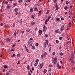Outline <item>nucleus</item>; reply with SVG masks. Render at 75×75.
<instances>
[{"mask_svg": "<svg viewBox=\"0 0 75 75\" xmlns=\"http://www.w3.org/2000/svg\"><path fill=\"white\" fill-rule=\"evenodd\" d=\"M69 8V7L68 6H66L64 7V9L65 10H68V8Z\"/></svg>", "mask_w": 75, "mask_h": 75, "instance_id": "17", "label": "nucleus"}, {"mask_svg": "<svg viewBox=\"0 0 75 75\" xmlns=\"http://www.w3.org/2000/svg\"><path fill=\"white\" fill-rule=\"evenodd\" d=\"M44 57H45H45H46V56H47V52H45L44 54Z\"/></svg>", "mask_w": 75, "mask_h": 75, "instance_id": "22", "label": "nucleus"}, {"mask_svg": "<svg viewBox=\"0 0 75 75\" xmlns=\"http://www.w3.org/2000/svg\"><path fill=\"white\" fill-rule=\"evenodd\" d=\"M74 59L72 58H70L69 59V61H71V63H73V64H75V61H74V60L73 59Z\"/></svg>", "mask_w": 75, "mask_h": 75, "instance_id": "2", "label": "nucleus"}, {"mask_svg": "<svg viewBox=\"0 0 75 75\" xmlns=\"http://www.w3.org/2000/svg\"><path fill=\"white\" fill-rule=\"evenodd\" d=\"M10 39H8V38H7L6 40L7 42H10Z\"/></svg>", "mask_w": 75, "mask_h": 75, "instance_id": "12", "label": "nucleus"}, {"mask_svg": "<svg viewBox=\"0 0 75 75\" xmlns=\"http://www.w3.org/2000/svg\"><path fill=\"white\" fill-rule=\"evenodd\" d=\"M6 75H10V73L9 72H8L6 73Z\"/></svg>", "mask_w": 75, "mask_h": 75, "instance_id": "34", "label": "nucleus"}, {"mask_svg": "<svg viewBox=\"0 0 75 75\" xmlns=\"http://www.w3.org/2000/svg\"><path fill=\"white\" fill-rule=\"evenodd\" d=\"M14 51V49H12L11 50V52H12V51Z\"/></svg>", "mask_w": 75, "mask_h": 75, "instance_id": "38", "label": "nucleus"}, {"mask_svg": "<svg viewBox=\"0 0 75 75\" xmlns=\"http://www.w3.org/2000/svg\"><path fill=\"white\" fill-rule=\"evenodd\" d=\"M46 45H48V41L47 40H46V42H45L44 43V45L45 47H46Z\"/></svg>", "mask_w": 75, "mask_h": 75, "instance_id": "1", "label": "nucleus"}, {"mask_svg": "<svg viewBox=\"0 0 75 75\" xmlns=\"http://www.w3.org/2000/svg\"><path fill=\"white\" fill-rule=\"evenodd\" d=\"M71 58L73 59H74V53H73V51H72L71 52Z\"/></svg>", "mask_w": 75, "mask_h": 75, "instance_id": "3", "label": "nucleus"}, {"mask_svg": "<svg viewBox=\"0 0 75 75\" xmlns=\"http://www.w3.org/2000/svg\"><path fill=\"white\" fill-rule=\"evenodd\" d=\"M30 31V29H28L26 30V32L27 33H28Z\"/></svg>", "mask_w": 75, "mask_h": 75, "instance_id": "18", "label": "nucleus"}, {"mask_svg": "<svg viewBox=\"0 0 75 75\" xmlns=\"http://www.w3.org/2000/svg\"><path fill=\"white\" fill-rule=\"evenodd\" d=\"M38 61H39V60L38 59H37L35 60V62H37Z\"/></svg>", "mask_w": 75, "mask_h": 75, "instance_id": "48", "label": "nucleus"}, {"mask_svg": "<svg viewBox=\"0 0 75 75\" xmlns=\"http://www.w3.org/2000/svg\"><path fill=\"white\" fill-rule=\"evenodd\" d=\"M62 49V47H61L60 46L59 47V49L60 50H61V49Z\"/></svg>", "mask_w": 75, "mask_h": 75, "instance_id": "59", "label": "nucleus"}, {"mask_svg": "<svg viewBox=\"0 0 75 75\" xmlns=\"http://www.w3.org/2000/svg\"><path fill=\"white\" fill-rule=\"evenodd\" d=\"M22 21H23V20L22 19H21L20 21V23L21 24V23H22Z\"/></svg>", "mask_w": 75, "mask_h": 75, "instance_id": "45", "label": "nucleus"}, {"mask_svg": "<svg viewBox=\"0 0 75 75\" xmlns=\"http://www.w3.org/2000/svg\"><path fill=\"white\" fill-rule=\"evenodd\" d=\"M61 27V31H63V30H64V26L63 25Z\"/></svg>", "mask_w": 75, "mask_h": 75, "instance_id": "8", "label": "nucleus"}, {"mask_svg": "<svg viewBox=\"0 0 75 75\" xmlns=\"http://www.w3.org/2000/svg\"><path fill=\"white\" fill-rule=\"evenodd\" d=\"M49 67H50L51 68H52V65H49Z\"/></svg>", "mask_w": 75, "mask_h": 75, "instance_id": "62", "label": "nucleus"}, {"mask_svg": "<svg viewBox=\"0 0 75 75\" xmlns=\"http://www.w3.org/2000/svg\"><path fill=\"white\" fill-rule=\"evenodd\" d=\"M54 3L55 4L56 2L57 1V0H54Z\"/></svg>", "mask_w": 75, "mask_h": 75, "instance_id": "41", "label": "nucleus"}, {"mask_svg": "<svg viewBox=\"0 0 75 75\" xmlns=\"http://www.w3.org/2000/svg\"><path fill=\"white\" fill-rule=\"evenodd\" d=\"M10 6H8V5H7L6 6V8H7L8 9H9L10 8Z\"/></svg>", "mask_w": 75, "mask_h": 75, "instance_id": "20", "label": "nucleus"}, {"mask_svg": "<svg viewBox=\"0 0 75 75\" xmlns=\"http://www.w3.org/2000/svg\"><path fill=\"white\" fill-rule=\"evenodd\" d=\"M71 69L72 72H74L75 70V67L73 66H71Z\"/></svg>", "mask_w": 75, "mask_h": 75, "instance_id": "4", "label": "nucleus"}, {"mask_svg": "<svg viewBox=\"0 0 75 75\" xmlns=\"http://www.w3.org/2000/svg\"><path fill=\"white\" fill-rule=\"evenodd\" d=\"M57 67H59V63H57Z\"/></svg>", "mask_w": 75, "mask_h": 75, "instance_id": "51", "label": "nucleus"}, {"mask_svg": "<svg viewBox=\"0 0 75 75\" xmlns=\"http://www.w3.org/2000/svg\"><path fill=\"white\" fill-rule=\"evenodd\" d=\"M47 72V69H44L43 71V73H44V74H45V73H46V72Z\"/></svg>", "mask_w": 75, "mask_h": 75, "instance_id": "15", "label": "nucleus"}, {"mask_svg": "<svg viewBox=\"0 0 75 75\" xmlns=\"http://www.w3.org/2000/svg\"><path fill=\"white\" fill-rule=\"evenodd\" d=\"M55 32L56 33H59V30H56L55 31Z\"/></svg>", "mask_w": 75, "mask_h": 75, "instance_id": "9", "label": "nucleus"}, {"mask_svg": "<svg viewBox=\"0 0 75 75\" xmlns=\"http://www.w3.org/2000/svg\"><path fill=\"white\" fill-rule=\"evenodd\" d=\"M45 37H48V35H45Z\"/></svg>", "mask_w": 75, "mask_h": 75, "instance_id": "63", "label": "nucleus"}, {"mask_svg": "<svg viewBox=\"0 0 75 75\" xmlns=\"http://www.w3.org/2000/svg\"><path fill=\"white\" fill-rule=\"evenodd\" d=\"M17 2L13 3V7H15V6H16L17 5Z\"/></svg>", "mask_w": 75, "mask_h": 75, "instance_id": "13", "label": "nucleus"}, {"mask_svg": "<svg viewBox=\"0 0 75 75\" xmlns=\"http://www.w3.org/2000/svg\"><path fill=\"white\" fill-rule=\"evenodd\" d=\"M69 26L70 27H71V26H72V24L71 22L69 23Z\"/></svg>", "mask_w": 75, "mask_h": 75, "instance_id": "28", "label": "nucleus"}, {"mask_svg": "<svg viewBox=\"0 0 75 75\" xmlns=\"http://www.w3.org/2000/svg\"><path fill=\"white\" fill-rule=\"evenodd\" d=\"M68 3H69V2H68V1H67L66 2V4L67 5H68Z\"/></svg>", "mask_w": 75, "mask_h": 75, "instance_id": "43", "label": "nucleus"}, {"mask_svg": "<svg viewBox=\"0 0 75 75\" xmlns=\"http://www.w3.org/2000/svg\"><path fill=\"white\" fill-rule=\"evenodd\" d=\"M27 1L28 2H30L31 1V0H27Z\"/></svg>", "mask_w": 75, "mask_h": 75, "instance_id": "49", "label": "nucleus"}, {"mask_svg": "<svg viewBox=\"0 0 75 75\" xmlns=\"http://www.w3.org/2000/svg\"><path fill=\"white\" fill-rule=\"evenodd\" d=\"M59 39L60 40H61L62 39V37H60L59 38Z\"/></svg>", "mask_w": 75, "mask_h": 75, "instance_id": "56", "label": "nucleus"}, {"mask_svg": "<svg viewBox=\"0 0 75 75\" xmlns=\"http://www.w3.org/2000/svg\"><path fill=\"white\" fill-rule=\"evenodd\" d=\"M43 65H44V63L43 62H42L41 64H40V66L43 67Z\"/></svg>", "mask_w": 75, "mask_h": 75, "instance_id": "21", "label": "nucleus"}, {"mask_svg": "<svg viewBox=\"0 0 75 75\" xmlns=\"http://www.w3.org/2000/svg\"><path fill=\"white\" fill-rule=\"evenodd\" d=\"M32 18H33V19H34V15H32L31 16Z\"/></svg>", "mask_w": 75, "mask_h": 75, "instance_id": "47", "label": "nucleus"}, {"mask_svg": "<svg viewBox=\"0 0 75 75\" xmlns=\"http://www.w3.org/2000/svg\"><path fill=\"white\" fill-rule=\"evenodd\" d=\"M32 48L33 50H35V46L33 45L32 47Z\"/></svg>", "mask_w": 75, "mask_h": 75, "instance_id": "16", "label": "nucleus"}, {"mask_svg": "<svg viewBox=\"0 0 75 75\" xmlns=\"http://www.w3.org/2000/svg\"><path fill=\"white\" fill-rule=\"evenodd\" d=\"M14 11L15 12H17V11H18V8H15L14 10Z\"/></svg>", "mask_w": 75, "mask_h": 75, "instance_id": "14", "label": "nucleus"}, {"mask_svg": "<svg viewBox=\"0 0 75 75\" xmlns=\"http://www.w3.org/2000/svg\"><path fill=\"white\" fill-rule=\"evenodd\" d=\"M37 65H38V62H36V63H35V64H34L35 67H36V66H37Z\"/></svg>", "mask_w": 75, "mask_h": 75, "instance_id": "23", "label": "nucleus"}, {"mask_svg": "<svg viewBox=\"0 0 75 75\" xmlns=\"http://www.w3.org/2000/svg\"><path fill=\"white\" fill-rule=\"evenodd\" d=\"M13 27H14L15 26V23H13Z\"/></svg>", "mask_w": 75, "mask_h": 75, "instance_id": "55", "label": "nucleus"}, {"mask_svg": "<svg viewBox=\"0 0 75 75\" xmlns=\"http://www.w3.org/2000/svg\"><path fill=\"white\" fill-rule=\"evenodd\" d=\"M33 40V38H31L30 39V40L31 41V40Z\"/></svg>", "mask_w": 75, "mask_h": 75, "instance_id": "54", "label": "nucleus"}, {"mask_svg": "<svg viewBox=\"0 0 75 75\" xmlns=\"http://www.w3.org/2000/svg\"><path fill=\"white\" fill-rule=\"evenodd\" d=\"M35 46L36 47H38V43H36Z\"/></svg>", "mask_w": 75, "mask_h": 75, "instance_id": "39", "label": "nucleus"}, {"mask_svg": "<svg viewBox=\"0 0 75 75\" xmlns=\"http://www.w3.org/2000/svg\"><path fill=\"white\" fill-rule=\"evenodd\" d=\"M57 61H54V65H56L57 64Z\"/></svg>", "mask_w": 75, "mask_h": 75, "instance_id": "40", "label": "nucleus"}, {"mask_svg": "<svg viewBox=\"0 0 75 75\" xmlns=\"http://www.w3.org/2000/svg\"><path fill=\"white\" fill-rule=\"evenodd\" d=\"M49 12L50 11H49V10H48L46 12V14H49Z\"/></svg>", "mask_w": 75, "mask_h": 75, "instance_id": "27", "label": "nucleus"}, {"mask_svg": "<svg viewBox=\"0 0 75 75\" xmlns=\"http://www.w3.org/2000/svg\"><path fill=\"white\" fill-rule=\"evenodd\" d=\"M25 62H24V64H26V62H27V60H25Z\"/></svg>", "mask_w": 75, "mask_h": 75, "instance_id": "57", "label": "nucleus"}, {"mask_svg": "<svg viewBox=\"0 0 75 75\" xmlns=\"http://www.w3.org/2000/svg\"><path fill=\"white\" fill-rule=\"evenodd\" d=\"M16 34H17V32L15 31L14 33L15 36H16Z\"/></svg>", "mask_w": 75, "mask_h": 75, "instance_id": "33", "label": "nucleus"}, {"mask_svg": "<svg viewBox=\"0 0 75 75\" xmlns=\"http://www.w3.org/2000/svg\"><path fill=\"white\" fill-rule=\"evenodd\" d=\"M51 70H52L51 68H50V69H49V71H50V72L51 71Z\"/></svg>", "mask_w": 75, "mask_h": 75, "instance_id": "58", "label": "nucleus"}, {"mask_svg": "<svg viewBox=\"0 0 75 75\" xmlns=\"http://www.w3.org/2000/svg\"><path fill=\"white\" fill-rule=\"evenodd\" d=\"M69 14L70 15H71L72 13V9H70L69 11Z\"/></svg>", "mask_w": 75, "mask_h": 75, "instance_id": "7", "label": "nucleus"}, {"mask_svg": "<svg viewBox=\"0 0 75 75\" xmlns=\"http://www.w3.org/2000/svg\"><path fill=\"white\" fill-rule=\"evenodd\" d=\"M21 33L22 34H24V30H23L21 32Z\"/></svg>", "mask_w": 75, "mask_h": 75, "instance_id": "42", "label": "nucleus"}, {"mask_svg": "<svg viewBox=\"0 0 75 75\" xmlns=\"http://www.w3.org/2000/svg\"><path fill=\"white\" fill-rule=\"evenodd\" d=\"M55 52H53L52 53V54L53 55H55Z\"/></svg>", "mask_w": 75, "mask_h": 75, "instance_id": "60", "label": "nucleus"}, {"mask_svg": "<svg viewBox=\"0 0 75 75\" xmlns=\"http://www.w3.org/2000/svg\"><path fill=\"white\" fill-rule=\"evenodd\" d=\"M55 8L56 9V10H58L59 9V7H58V6L55 7Z\"/></svg>", "mask_w": 75, "mask_h": 75, "instance_id": "29", "label": "nucleus"}, {"mask_svg": "<svg viewBox=\"0 0 75 75\" xmlns=\"http://www.w3.org/2000/svg\"><path fill=\"white\" fill-rule=\"evenodd\" d=\"M67 40H70L71 39H70V37H67Z\"/></svg>", "mask_w": 75, "mask_h": 75, "instance_id": "35", "label": "nucleus"}, {"mask_svg": "<svg viewBox=\"0 0 75 75\" xmlns=\"http://www.w3.org/2000/svg\"><path fill=\"white\" fill-rule=\"evenodd\" d=\"M56 21L59 22L60 21V20L59 19H57Z\"/></svg>", "mask_w": 75, "mask_h": 75, "instance_id": "52", "label": "nucleus"}, {"mask_svg": "<svg viewBox=\"0 0 75 75\" xmlns=\"http://www.w3.org/2000/svg\"><path fill=\"white\" fill-rule=\"evenodd\" d=\"M51 16H48V19H50L51 18Z\"/></svg>", "mask_w": 75, "mask_h": 75, "instance_id": "32", "label": "nucleus"}, {"mask_svg": "<svg viewBox=\"0 0 75 75\" xmlns=\"http://www.w3.org/2000/svg\"><path fill=\"white\" fill-rule=\"evenodd\" d=\"M31 24L32 25H35V23L33 21H32L31 22Z\"/></svg>", "mask_w": 75, "mask_h": 75, "instance_id": "19", "label": "nucleus"}, {"mask_svg": "<svg viewBox=\"0 0 75 75\" xmlns=\"http://www.w3.org/2000/svg\"><path fill=\"white\" fill-rule=\"evenodd\" d=\"M13 57H11L12 58H13V57H15V54H13Z\"/></svg>", "mask_w": 75, "mask_h": 75, "instance_id": "46", "label": "nucleus"}, {"mask_svg": "<svg viewBox=\"0 0 75 75\" xmlns=\"http://www.w3.org/2000/svg\"><path fill=\"white\" fill-rule=\"evenodd\" d=\"M39 35H41V34H42V30H39Z\"/></svg>", "mask_w": 75, "mask_h": 75, "instance_id": "6", "label": "nucleus"}, {"mask_svg": "<svg viewBox=\"0 0 75 75\" xmlns=\"http://www.w3.org/2000/svg\"><path fill=\"white\" fill-rule=\"evenodd\" d=\"M56 42L57 43H58V42H59V41H58V40H56Z\"/></svg>", "mask_w": 75, "mask_h": 75, "instance_id": "50", "label": "nucleus"}, {"mask_svg": "<svg viewBox=\"0 0 75 75\" xmlns=\"http://www.w3.org/2000/svg\"><path fill=\"white\" fill-rule=\"evenodd\" d=\"M46 27H45V24H44L43 25V28H44V29H45Z\"/></svg>", "mask_w": 75, "mask_h": 75, "instance_id": "31", "label": "nucleus"}, {"mask_svg": "<svg viewBox=\"0 0 75 75\" xmlns=\"http://www.w3.org/2000/svg\"><path fill=\"white\" fill-rule=\"evenodd\" d=\"M32 71H34V67H32Z\"/></svg>", "mask_w": 75, "mask_h": 75, "instance_id": "64", "label": "nucleus"}, {"mask_svg": "<svg viewBox=\"0 0 75 75\" xmlns=\"http://www.w3.org/2000/svg\"><path fill=\"white\" fill-rule=\"evenodd\" d=\"M50 20V19H46L45 20V24H47V22H48V21Z\"/></svg>", "mask_w": 75, "mask_h": 75, "instance_id": "5", "label": "nucleus"}, {"mask_svg": "<svg viewBox=\"0 0 75 75\" xmlns=\"http://www.w3.org/2000/svg\"><path fill=\"white\" fill-rule=\"evenodd\" d=\"M57 57H55L54 59V61H57Z\"/></svg>", "mask_w": 75, "mask_h": 75, "instance_id": "30", "label": "nucleus"}, {"mask_svg": "<svg viewBox=\"0 0 75 75\" xmlns=\"http://www.w3.org/2000/svg\"><path fill=\"white\" fill-rule=\"evenodd\" d=\"M60 55L61 56H62V55H63V53H60Z\"/></svg>", "mask_w": 75, "mask_h": 75, "instance_id": "44", "label": "nucleus"}, {"mask_svg": "<svg viewBox=\"0 0 75 75\" xmlns=\"http://www.w3.org/2000/svg\"><path fill=\"white\" fill-rule=\"evenodd\" d=\"M25 48L26 49V50H27V51L28 52V49L26 47V46H25Z\"/></svg>", "mask_w": 75, "mask_h": 75, "instance_id": "24", "label": "nucleus"}, {"mask_svg": "<svg viewBox=\"0 0 75 75\" xmlns=\"http://www.w3.org/2000/svg\"><path fill=\"white\" fill-rule=\"evenodd\" d=\"M43 57H44V55H41V57L43 58Z\"/></svg>", "mask_w": 75, "mask_h": 75, "instance_id": "61", "label": "nucleus"}, {"mask_svg": "<svg viewBox=\"0 0 75 75\" xmlns=\"http://www.w3.org/2000/svg\"><path fill=\"white\" fill-rule=\"evenodd\" d=\"M23 1V0H19L18 1V3H22V1Z\"/></svg>", "mask_w": 75, "mask_h": 75, "instance_id": "25", "label": "nucleus"}, {"mask_svg": "<svg viewBox=\"0 0 75 75\" xmlns=\"http://www.w3.org/2000/svg\"><path fill=\"white\" fill-rule=\"evenodd\" d=\"M33 7H31L30 8V12H33Z\"/></svg>", "mask_w": 75, "mask_h": 75, "instance_id": "10", "label": "nucleus"}, {"mask_svg": "<svg viewBox=\"0 0 75 75\" xmlns=\"http://www.w3.org/2000/svg\"><path fill=\"white\" fill-rule=\"evenodd\" d=\"M34 10L35 11H37V12H38V9L37 8H35L34 9Z\"/></svg>", "mask_w": 75, "mask_h": 75, "instance_id": "11", "label": "nucleus"}, {"mask_svg": "<svg viewBox=\"0 0 75 75\" xmlns=\"http://www.w3.org/2000/svg\"><path fill=\"white\" fill-rule=\"evenodd\" d=\"M4 68L6 69V68H7V66L5 65L4 66Z\"/></svg>", "mask_w": 75, "mask_h": 75, "instance_id": "36", "label": "nucleus"}, {"mask_svg": "<svg viewBox=\"0 0 75 75\" xmlns=\"http://www.w3.org/2000/svg\"><path fill=\"white\" fill-rule=\"evenodd\" d=\"M27 69H28V71L30 70V67L29 66V65L27 66Z\"/></svg>", "mask_w": 75, "mask_h": 75, "instance_id": "26", "label": "nucleus"}, {"mask_svg": "<svg viewBox=\"0 0 75 75\" xmlns=\"http://www.w3.org/2000/svg\"><path fill=\"white\" fill-rule=\"evenodd\" d=\"M20 54H17V56L18 57H20Z\"/></svg>", "mask_w": 75, "mask_h": 75, "instance_id": "53", "label": "nucleus"}, {"mask_svg": "<svg viewBox=\"0 0 75 75\" xmlns=\"http://www.w3.org/2000/svg\"><path fill=\"white\" fill-rule=\"evenodd\" d=\"M58 4H57V3H56V4H55V7H58Z\"/></svg>", "mask_w": 75, "mask_h": 75, "instance_id": "37", "label": "nucleus"}]
</instances>
